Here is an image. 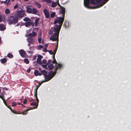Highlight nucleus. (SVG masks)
<instances>
[{"label":"nucleus","mask_w":131,"mask_h":131,"mask_svg":"<svg viewBox=\"0 0 131 131\" xmlns=\"http://www.w3.org/2000/svg\"><path fill=\"white\" fill-rule=\"evenodd\" d=\"M34 97L36 98V101H37V106H35L34 107L32 108H33V109H36V108H37L38 106V103H39V100H38V98L37 96H34Z\"/></svg>","instance_id":"19"},{"label":"nucleus","mask_w":131,"mask_h":131,"mask_svg":"<svg viewBox=\"0 0 131 131\" xmlns=\"http://www.w3.org/2000/svg\"><path fill=\"white\" fill-rule=\"evenodd\" d=\"M90 0H84V6L88 8L94 9L100 7V6L91 7L89 5H90Z\"/></svg>","instance_id":"3"},{"label":"nucleus","mask_w":131,"mask_h":131,"mask_svg":"<svg viewBox=\"0 0 131 131\" xmlns=\"http://www.w3.org/2000/svg\"><path fill=\"white\" fill-rule=\"evenodd\" d=\"M65 13V12H64L62 13H59V14L62 15V17H60L57 18V19L54 21V24H55L56 23L59 24V25H58V26L60 27L62 26L64 19Z\"/></svg>","instance_id":"1"},{"label":"nucleus","mask_w":131,"mask_h":131,"mask_svg":"<svg viewBox=\"0 0 131 131\" xmlns=\"http://www.w3.org/2000/svg\"><path fill=\"white\" fill-rule=\"evenodd\" d=\"M18 7V5L17 4L14 7V9H16Z\"/></svg>","instance_id":"51"},{"label":"nucleus","mask_w":131,"mask_h":131,"mask_svg":"<svg viewBox=\"0 0 131 131\" xmlns=\"http://www.w3.org/2000/svg\"><path fill=\"white\" fill-rule=\"evenodd\" d=\"M57 4L60 7L61 10L59 12L60 13H62L64 12H65V9L64 8L61 6L59 3V0H57Z\"/></svg>","instance_id":"9"},{"label":"nucleus","mask_w":131,"mask_h":131,"mask_svg":"<svg viewBox=\"0 0 131 131\" xmlns=\"http://www.w3.org/2000/svg\"><path fill=\"white\" fill-rule=\"evenodd\" d=\"M102 0H90V3L94 5L96 4L99 5L97 6H99L101 5V2Z\"/></svg>","instance_id":"6"},{"label":"nucleus","mask_w":131,"mask_h":131,"mask_svg":"<svg viewBox=\"0 0 131 131\" xmlns=\"http://www.w3.org/2000/svg\"><path fill=\"white\" fill-rule=\"evenodd\" d=\"M52 61L51 60H49L48 61V62L46 63H47V64L48 65V64H51V62Z\"/></svg>","instance_id":"47"},{"label":"nucleus","mask_w":131,"mask_h":131,"mask_svg":"<svg viewBox=\"0 0 131 131\" xmlns=\"http://www.w3.org/2000/svg\"><path fill=\"white\" fill-rule=\"evenodd\" d=\"M57 5V4L56 3L54 2H52L51 7L53 8L54 7L56 6Z\"/></svg>","instance_id":"28"},{"label":"nucleus","mask_w":131,"mask_h":131,"mask_svg":"<svg viewBox=\"0 0 131 131\" xmlns=\"http://www.w3.org/2000/svg\"><path fill=\"white\" fill-rule=\"evenodd\" d=\"M33 109L32 108H29L28 109L26 110L25 111L21 112L19 113V114H23L24 115H26L27 113V112Z\"/></svg>","instance_id":"12"},{"label":"nucleus","mask_w":131,"mask_h":131,"mask_svg":"<svg viewBox=\"0 0 131 131\" xmlns=\"http://www.w3.org/2000/svg\"><path fill=\"white\" fill-rule=\"evenodd\" d=\"M39 12L38 11L36 10L35 8H34L32 9V13H31L33 14H36Z\"/></svg>","instance_id":"22"},{"label":"nucleus","mask_w":131,"mask_h":131,"mask_svg":"<svg viewBox=\"0 0 131 131\" xmlns=\"http://www.w3.org/2000/svg\"><path fill=\"white\" fill-rule=\"evenodd\" d=\"M0 98H1L3 100H4L3 95L1 96L0 95Z\"/></svg>","instance_id":"55"},{"label":"nucleus","mask_w":131,"mask_h":131,"mask_svg":"<svg viewBox=\"0 0 131 131\" xmlns=\"http://www.w3.org/2000/svg\"><path fill=\"white\" fill-rule=\"evenodd\" d=\"M48 51L49 52L50 54H54L53 52H52V51H51V50H48Z\"/></svg>","instance_id":"49"},{"label":"nucleus","mask_w":131,"mask_h":131,"mask_svg":"<svg viewBox=\"0 0 131 131\" xmlns=\"http://www.w3.org/2000/svg\"><path fill=\"white\" fill-rule=\"evenodd\" d=\"M42 73H40L39 72V73L38 74V75H39V76H41L42 75Z\"/></svg>","instance_id":"62"},{"label":"nucleus","mask_w":131,"mask_h":131,"mask_svg":"<svg viewBox=\"0 0 131 131\" xmlns=\"http://www.w3.org/2000/svg\"><path fill=\"white\" fill-rule=\"evenodd\" d=\"M44 1L48 3H50L51 2V0H44Z\"/></svg>","instance_id":"48"},{"label":"nucleus","mask_w":131,"mask_h":131,"mask_svg":"<svg viewBox=\"0 0 131 131\" xmlns=\"http://www.w3.org/2000/svg\"><path fill=\"white\" fill-rule=\"evenodd\" d=\"M56 51H57L56 50H55V49L54 50L53 52V53H54V54H56Z\"/></svg>","instance_id":"61"},{"label":"nucleus","mask_w":131,"mask_h":131,"mask_svg":"<svg viewBox=\"0 0 131 131\" xmlns=\"http://www.w3.org/2000/svg\"><path fill=\"white\" fill-rule=\"evenodd\" d=\"M11 111L14 113L16 114H19V113H17L16 111L14 110H13L12 109L11 110Z\"/></svg>","instance_id":"39"},{"label":"nucleus","mask_w":131,"mask_h":131,"mask_svg":"<svg viewBox=\"0 0 131 131\" xmlns=\"http://www.w3.org/2000/svg\"><path fill=\"white\" fill-rule=\"evenodd\" d=\"M3 102L4 103V104H6V102L5 101V99H4V100H3Z\"/></svg>","instance_id":"59"},{"label":"nucleus","mask_w":131,"mask_h":131,"mask_svg":"<svg viewBox=\"0 0 131 131\" xmlns=\"http://www.w3.org/2000/svg\"><path fill=\"white\" fill-rule=\"evenodd\" d=\"M20 56L23 58H25L26 56V51L24 50L21 49L19 51Z\"/></svg>","instance_id":"8"},{"label":"nucleus","mask_w":131,"mask_h":131,"mask_svg":"<svg viewBox=\"0 0 131 131\" xmlns=\"http://www.w3.org/2000/svg\"><path fill=\"white\" fill-rule=\"evenodd\" d=\"M2 18L1 15L0 14V22H2Z\"/></svg>","instance_id":"53"},{"label":"nucleus","mask_w":131,"mask_h":131,"mask_svg":"<svg viewBox=\"0 0 131 131\" xmlns=\"http://www.w3.org/2000/svg\"><path fill=\"white\" fill-rule=\"evenodd\" d=\"M43 51L45 52H46L47 51V49L46 48H44L43 49Z\"/></svg>","instance_id":"50"},{"label":"nucleus","mask_w":131,"mask_h":131,"mask_svg":"<svg viewBox=\"0 0 131 131\" xmlns=\"http://www.w3.org/2000/svg\"><path fill=\"white\" fill-rule=\"evenodd\" d=\"M31 70L29 68L27 70V72L28 73H29Z\"/></svg>","instance_id":"52"},{"label":"nucleus","mask_w":131,"mask_h":131,"mask_svg":"<svg viewBox=\"0 0 131 131\" xmlns=\"http://www.w3.org/2000/svg\"><path fill=\"white\" fill-rule=\"evenodd\" d=\"M18 22V19L16 17L10 16L9 17L8 22L9 24H13L14 25L17 23Z\"/></svg>","instance_id":"2"},{"label":"nucleus","mask_w":131,"mask_h":131,"mask_svg":"<svg viewBox=\"0 0 131 131\" xmlns=\"http://www.w3.org/2000/svg\"><path fill=\"white\" fill-rule=\"evenodd\" d=\"M58 68H57V66H56L54 70V72H56V73H57V71L58 70Z\"/></svg>","instance_id":"43"},{"label":"nucleus","mask_w":131,"mask_h":131,"mask_svg":"<svg viewBox=\"0 0 131 131\" xmlns=\"http://www.w3.org/2000/svg\"><path fill=\"white\" fill-rule=\"evenodd\" d=\"M56 13L55 12H52L50 15V17L51 18L54 17L56 15Z\"/></svg>","instance_id":"29"},{"label":"nucleus","mask_w":131,"mask_h":131,"mask_svg":"<svg viewBox=\"0 0 131 131\" xmlns=\"http://www.w3.org/2000/svg\"><path fill=\"white\" fill-rule=\"evenodd\" d=\"M43 13L45 16V17L47 18H49V14L48 11L47 9H45L43 10Z\"/></svg>","instance_id":"10"},{"label":"nucleus","mask_w":131,"mask_h":131,"mask_svg":"<svg viewBox=\"0 0 131 131\" xmlns=\"http://www.w3.org/2000/svg\"><path fill=\"white\" fill-rule=\"evenodd\" d=\"M7 56L8 58H12L13 57V56L12 54L10 53H8L7 54Z\"/></svg>","instance_id":"32"},{"label":"nucleus","mask_w":131,"mask_h":131,"mask_svg":"<svg viewBox=\"0 0 131 131\" xmlns=\"http://www.w3.org/2000/svg\"><path fill=\"white\" fill-rule=\"evenodd\" d=\"M50 40L52 41H59V36H56V35H54V34L52 35L51 37L50 38Z\"/></svg>","instance_id":"7"},{"label":"nucleus","mask_w":131,"mask_h":131,"mask_svg":"<svg viewBox=\"0 0 131 131\" xmlns=\"http://www.w3.org/2000/svg\"><path fill=\"white\" fill-rule=\"evenodd\" d=\"M28 42L31 44H32L34 42V41L33 38L31 37H29L28 38Z\"/></svg>","instance_id":"15"},{"label":"nucleus","mask_w":131,"mask_h":131,"mask_svg":"<svg viewBox=\"0 0 131 131\" xmlns=\"http://www.w3.org/2000/svg\"><path fill=\"white\" fill-rule=\"evenodd\" d=\"M35 4L37 6L38 8H40L41 7V5L40 3L37 2H35Z\"/></svg>","instance_id":"27"},{"label":"nucleus","mask_w":131,"mask_h":131,"mask_svg":"<svg viewBox=\"0 0 131 131\" xmlns=\"http://www.w3.org/2000/svg\"><path fill=\"white\" fill-rule=\"evenodd\" d=\"M7 107L11 111L12 110V109L10 106L8 105Z\"/></svg>","instance_id":"58"},{"label":"nucleus","mask_w":131,"mask_h":131,"mask_svg":"<svg viewBox=\"0 0 131 131\" xmlns=\"http://www.w3.org/2000/svg\"><path fill=\"white\" fill-rule=\"evenodd\" d=\"M38 58L39 59H41L43 58V57L40 55H39L38 56Z\"/></svg>","instance_id":"45"},{"label":"nucleus","mask_w":131,"mask_h":131,"mask_svg":"<svg viewBox=\"0 0 131 131\" xmlns=\"http://www.w3.org/2000/svg\"><path fill=\"white\" fill-rule=\"evenodd\" d=\"M41 38H38V41L39 42V43H41Z\"/></svg>","instance_id":"54"},{"label":"nucleus","mask_w":131,"mask_h":131,"mask_svg":"<svg viewBox=\"0 0 131 131\" xmlns=\"http://www.w3.org/2000/svg\"><path fill=\"white\" fill-rule=\"evenodd\" d=\"M6 29L5 26L3 24H0V30L1 31H3L5 30Z\"/></svg>","instance_id":"16"},{"label":"nucleus","mask_w":131,"mask_h":131,"mask_svg":"<svg viewBox=\"0 0 131 131\" xmlns=\"http://www.w3.org/2000/svg\"><path fill=\"white\" fill-rule=\"evenodd\" d=\"M32 9L30 7H28L27 9V12L28 13H32Z\"/></svg>","instance_id":"26"},{"label":"nucleus","mask_w":131,"mask_h":131,"mask_svg":"<svg viewBox=\"0 0 131 131\" xmlns=\"http://www.w3.org/2000/svg\"><path fill=\"white\" fill-rule=\"evenodd\" d=\"M48 65L47 63H46V64H43L42 65V66L44 68H45L46 69V68H47V66Z\"/></svg>","instance_id":"38"},{"label":"nucleus","mask_w":131,"mask_h":131,"mask_svg":"<svg viewBox=\"0 0 131 131\" xmlns=\"http://www.w3.org/2000/svg\"><path fill=\"white\" fill-rule=\"evenodd\" d=\"M42 62L43 64H45L46 63L47 60L45 59H43L42 61Z\"/></svg>","instance_id":"41"},{"label":"nucleus","mask_w":131,"mask_h":131,"mask_svg":"<svg viewBox=\"0 0 131 131\" xmlns=\"http://www.w3.org/2000/svg\"><path fill=\"white\" fill-rule=\"evenodd\" d=\"M52 62L53 63H56V64H58L56 60H53L52 61Z\"/></svg>","instance_id":"42"},{"label":"nucleus","mask_w":131,"mask_h":131,"mask_svg":"<svg viewBox=\"0 0 131 131\" xmlns=\"http://www.w3.org/2000/svg\"><path fill=\"white\" fill-rule=\"evenodd\" d=\"M23 20L24 21H31V20L30 18H27V17H26Z\"/></svg>","instance_id":"31"},{"label":"nucleus","mask_w":131,"mask_h":131,"mask_svg":"<svg viewBox=\"0 0 131 131\" xmlns=\"http://www.w3.org/2000/svg\"><path fill=\"white\" fill-rule=\"evenodd\" d=\"M31 25H32L33 27H34V25L33 22H32V24Z\"/></svg>","instance_id":"63"},{"label":"nucleus","mask_w":131,"mask_h":131,"mask_svg":"<svg viewBox=\"0 0 131 131\" xmlns=\"http://www.w3.org/2000/svg\"><path fill=\"white\" fill-rule=\"evenodd\" d=\"M55 27L53 28V31L54 32V33H51L50 34L51 35L52 34H54V35H56V36H59L60 31V30L61 27L59 26H58L57 25H55Z\"/></svg>","instance_id":"5"},{"label":"nucleus","mask_w":131,"mask_h":131,"mask_svg":"<svg viewBox=\"0 0 131 131\" xmlns=\"http://www.w3.org/2000/svg\"><path fill=\"white\" fill-rule=\"evenodd\" d=\"M53 56H52V58L53 60H56L55 58V55L54 54H53Z\"/></svg>","instance_id":"57"},{"label":"nucleus","mask_w":131,"mask_h":131,"mask_svg":"<svg viewBox=\"0 0 131 131\" xmlns=\"http://www.w3.org/2000/svg\"><path fill=\"white\" fill-rule=\"evenodd\" d=\"M7 61V60L6 58H4L1 59L0 60L1 62L2 63L4 64Z\"/></svg>","instance_id":"23"},{"label":"nucleus","mask_w":131,"mask_h":131,"mask_svg":"<svg viewBox=\"0 0 131 131\" xmlns=\"http://www.w3.org/2000/svg\"><path fill=\"white\" fill-rule=\"evenodd\" d=\"M24 15L26 16L25 14V12L24 10H19L17 13L15 15L17 18H21L23 17H25Z\"/></svg>","instance_id":"4"},{"label":"nucleus","mask_w":131,"mask_h":131,"mask_svg":"<svg viewBox=\"0 0 131 131\" xmlns=\"http://www.w3.org/2000/svg\"><path fill=\"white\" fill-rule=\"evenodd\" d=\"M41 60V59H39L37 58V63H39V64H41L42 63Z\"/></svg>","instance_id":"35"},{"label":"nucleus","mask_w":131,"mask_h":131,"mask_svg":"<svg viewBox=\"0 0 131 131\" xmlns=\"http://www.w3.org/2000/svg\"><path fill=\"white\" fill-rule=\"evenodd\" d=\"M58 64L57 66H57V68L58 69H59L61 68L62 66V65L60 63H58L57 64Z\"/></svg>","instance_id":"37"},{"label":"nucleus","mask_w":131,"mask_h":131,"mask_svg":"<svg viewBox=\"0 0 131 131\" xmlns=\"http://www.w3.org/2000/svg\"><path fill=\"white\" fill-rule=\"evenodd\" d=\"M44 78L45 80L43 81L42 82L48 81L51 79L49 74L48 75L47 74L44 77Z\"/></svg>","instance_id":"11"},{"label":"nucleus","mask_w":131,"mask_h":131,"mask_svg":"<svg viewBox=\"0 0 131 131\" xmlns=\"http://www.w3.org/2000/svg\"><path fill=\"white\" fill-rule=\"evenodd\" d=\"M24 63L27 64H28L29 63V61L28 60V59L27 58H25L24 60Z\"/></svg>","instance_id":"30"},{"label":"nucleus","mask_w":131,"mask_h":131,"mask_svg":"<svg viewBox=\"0 0 131 131\" xmlns=\"http://www.w3.org/2000/svg\"><path fill=\"white\" fill-rule=\"evenodd\" d=\"M51 78V79H52L56 75V72H54L52 71L50 72L48 74Z\"/></svg>","instance_id":"14"},{"label":"nucleus","mask_w":131,"mask_h":131,"mask_svg":"<svg viewBox=\"0 0 131 131\" xmlns=\"http://www.w3.org/2000/svg\"><path fill=\"white\" fill-rule=\"evenodd\" d=\"M37 103L35 102H33L30 103V105H35L36 106H37Z\"/></svg>","instance_id":"36"},{"label":"nucleus","mask_w":131,"mask_h":131,"mask_svg":"<svg viewBox=\"0 0 131 131\" xmlns=\"http://www.w3.org/2000/svg\"><path fill=\"white\" fill-rule=\"evenodd\" d=\"M58 41H57V45H56V48H55L58 49Z\"/></svg>","instance_id":"56"},{"label":"nucleus","mask_w":131,"mask_h":131,"mask_svg":"<svg viewBox=\"0 0 131 131\" xmlns=\"http://www.w3.org/2000/svg\"><path fill=\"white\" fill-rule=\"evenodd\" d=\"M10 12V10L8 8H7L5 10V13L6 14H9Z\"/></svg>","instance_id":"33"},{"label":"nucleus","mask_w":131,"mask_h":131,"mask_svg":"<svg viewBox=\"0 0 131 131\" xmlns=\"http://www.w3.org/2000/svg\"><path fill=\"white\" fill-rule=\"evenodd\" d=\"M1 3H5V1H3L1 2Z\"/></svg>","instance_id":"64"},{"label":"nucleus","mask_w":131,"mask_h":131,"mask_svg":"<svg viewBox=\"0 0 131 131\" xmlns=\"http://www.w3.org/2000/svg\"><path fill=\"white\" fill-rule=\"evenodd\" d=\"M40 19L39 18H38L36 19L35 20V27H37L38 26V22L39 21V20Z\"/></svg>","instance_id":"25"},{"label":"nucleus","mask_w":131,"mask_h":131,"mask_svg":"<svg viewBox=\"0 0 131 131\" xmlns=\"http://www.w3.org/2000/svg\"><path fill=\"white\" fill-rule=\"evenodd\" d=\"M32 24V22H30V21H27L24 23L26 27H28V26H31Z\"/></svg>","instance_id":"20"},{"label":"nucleus","mask_w":131,"mask_h":131,"mask_svg":"<svg viewBox=\"0 0 131 131\" xmlns=\"http://www.w3.org/2000/svg\"><path fill=\"white\" fill-rule=\"evenodd\" d=\"M41 72L44 77L48 74L47 72L45 70H42L41 71Z\"/></svg>","instance_id":"24"},{"label":"nucleus","mask_w":131,"mask_h":131,"mask_svg":"<svg viewBox=\"0 0 131 131\" xmlns=\"http://www.w3.org/2000/svg\"><path fill=\"white\" fill-rule=\"evenodd\" d=\"M39 86L36 85V88L34 89V96L37 95V90L39 88Z\"/></svg>","instance_id":"17"},{"label":"nucleus","mask_w":131,"mask_h":131,"mask_svg":"<svg viewBox=\"0 0 131 131\" xmlns=\"http://www.w3.org/2000/svg\"><path fill=\"white\" fill-rule=\"evenodd\" d=\"M16 105H17V104L15 102H13L12 103V106L14 107V106H16Z\"/></svg>","instance_id":"40"},{"label":"nucleus","mask_w":131,"mask_h":131,"mask_svg":"<svg viewBox=\"0 0 131 131\" xmlns=\"http://www.w3.org/2000/svg\"><path fill=\"white\" fill-rule=\"evenodd\" d=\"M48 66L47 68H46V69H48L49 70L53 69L55 66H53V64L52 63L48 64Z\"/></svg>","instance_id":"13"},{"label":"nucleus","mask_w":131,"mask_h":131,"mask_svg":"<svg viewBox=\"0 0 131 131\" xmlns=\"http://www.w3.org/2000/svg\"><path fill=\"white\" fill-rule=\"evenodd\" d=\"M27 102V100L26 99H24L23 102V103L24 104H25Z\"/></svg>","instance_id":"46"},{"label":"nucleus","mask_w":131,"mask_h":131,"mask_svg":"<svg viewBox=\"0 0 131 131\" xmlns=\"http://www.w3.org/2000/svg\"><path fill=\"white\" fill-rule=\"evenodd\" d=\"M9 1L10 0H6V1H5V4H6L8 5L9 2Z\"/></svg>","instance_id":"44"},{"label":"nucleus","mask_w":131,"mask_h":131,"mask_svg":"<svg viewBox=\"0 0 131 131\" xmlns=\"http://www.w3.org/2000/svg\"><path fill=\"white\" fill-rule=\"evenodd\" d=\"M39 72L37 70H35L34 72L35 75L36 76H37L38 75Z\"/></svg>","instance_id":"34"},{"label":"nucleus","mask_w":131,"mask_h":131,"mask_svg":"<svg viewBox=\"0 0 131 131\" xmlns=\"http://www.w3.org/2000/svg\"><path fill=\"white\" fill-rule=\"evenodd\" d=\"M43 48V46L42 45H39V48Z\"/></svg>","instance_id":"60"},{"label":"nucleus","mask_w":131,"mask_h":131,"mask_svg":"<svg viewBox=\"0 0 131 131\" xmlns=\"http://www.w3.org/2000/svg\"><path fill=\"white\" fill-rule=\"evenodd\" d=\"M36 35V33L35 32H32V33H30L28 34V36L29 37H34Z\"/></svg>","instance_id":"21"},{"label":"nucleus","mask_w":131,"mask_h":131,"mask_svg":"<svg viewBox=\"0 0 131 131\" xmlns=\"http://www.w3.org/2000/svg\"><path fill=\"white\" fill-rule=\"evenodd\" d=\"M39 86L36 85V88L34 89V96L37 95V90L39 88Z\"/></svg>","instance_id":"18"}]
</instances>
